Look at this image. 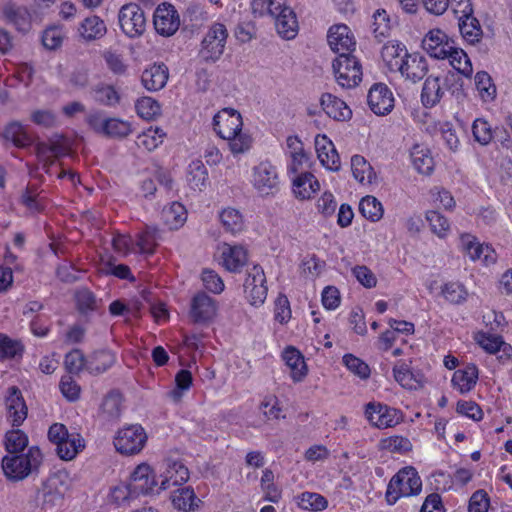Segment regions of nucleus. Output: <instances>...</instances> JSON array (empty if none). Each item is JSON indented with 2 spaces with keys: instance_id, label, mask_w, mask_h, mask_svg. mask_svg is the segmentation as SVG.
<instances>
[{
  "instance_id": "f257e3e1",
  "label": "nucleus",
  "mask_w": 512,
  "mask_h": 512,
  "mask_svg": "<svg viewBox=\"0 0 512 512\" xmlns=\"http://www.w3.org/2000/svg\"><path fill=\"white\" fill-rule=\"evenodd\" d=\"M43 456L37 446H32L25 454H11L2 458V470L11 481H21L29 475L37 473L42 464Z\"/></svg>"
},
{
  "instance_id": "f03ea898",
  "label": "nucleus",
  "mask_w": 512,
  "mask_h": 512,
  "mask_svg": "<svg viewBox=\"0 0 512 512\" xmlns=\"http://www.w3.org/2000/svg\"><path fill=\"white\" fill-rule=\"evenodd\" d=\"M422 490V481L412 466L400 469L389 481L385 493L389 505H394L401 497L416 496Z\"/></svg>"
},
{
  "instance_id": "7ed1b4c3",
  "label": "nucleus",
  "mask_w": 512,
  "mask_h": 512,
  "mask_svg": "<svg viewBox=\"0 0 512 512\" xmlns=\"http://www.w3.org/2000/svg\"><path fill=\"white\" fill-rule=\"evenodd\" d=\"M228 30L222 23H213L201 42L199 58L206 63L217 62L224 53Z\"/></svg>"
},
{
  "instance_id": "20e7f679",
  "label": "nucleus",
  "mask_w": 512,
  "mask_h": 512,
  "mask_svg": "<svg viewBox=\"0 0 512 512\" xmlns=\"http://www.w3.org/2000/svg\"><path fill=\"white\" fill-rule=\"evenodd\" d=\"M337 83L343 88H354L362 80V67L355 56L339 55L332 63Z\"/></svg>"
},
{
  "instance_id": "39448f33",
  "label": "nucleus",
  "mask_w": 512,
  "mask_h": 512,
  "mask_svg": "<svg viewBox=\"0 0 512 512\" xmlns=\"http://www.w3.org/2000/svg\"><path fill=\"white\" fill-rule=\"evenodd\" d=\"M118 20L122 31L130 38L140 37L146 30L147 19L145 13L135 3L122 6L119 11Z\"/></svg>"
},
{
  "instance_id": "423d86ee",
  "label": "nucleus",
  "mask_w": 512,
  "mask_h": 512,
  "mask_svg": "<svg viewBox=\"0 0 512 512\" xmlns=\"http://www.w3.org/2000/svg\"><path fill=\"white\" fill-rule=\"evenodd\" d=\"M147 441V435L141 425H129L118 431L114 439V446L124 455L139 453Z\"/></svg>"
},
{
  "instance_id": "0eeeda50",
  "label": "nucleus",
  "mask_w": 512,
  "mask_h": 512,
  "mask_svg": "<svg viewBox=\"0 0 512 512\" xmlns=\"http://www.w3.org/2000/svg\"><path fill=\"white\" fill-rule=\"evenodd\" d=\"M129 485L132 495L136 497L139 495H155L163 491L158 485L153 469L146 463H142L134 469Z\"/></svg>"
},
{
  "instance_id": "6e6552de",
  "label": "nucleus",
  "mask_w": 512,
  "mask_h": 512,
  "mask_svg": "<svg viewBox=\"0 0 512 512\" xmlns=\"http://www.w3.org/2000/svg\"><path fill=\"white\" fill-rule=\"evenodd\" d=\"M401 75L412 83L422 80L428 72V64L424 56L419 53L405 52L403 58L395 63Z\"/></svg>"
},
{
  "instance_id": "1a4fd4ad",
  "label": "nucleus",
  "mask_w": 512,
  "mask_h": 512,
  "mask_svg": "<svg viewBox=\"0 0 512 512\" xmlns=\"http://www.w3.org/2000/svg\"><path fill=\"white\" fill-rule=\"evenodd\" d=\"M242 125L241 114L231 108H225L213 117L214 131L224 140H228L240 132Z\"/></svg>"
},
{
  "instance_id": "9d476101",
  "label": "nucleus",
  "mask_w": 512,
  "mask_h": 512,
  "mask_svg": "<svg viewBox=\"0 0 512 512\" xmlns=\"http://www.w3.org/2000/svg\"><path fill=\"white\" fill-rule=\"evenodd\" d=\"M367 102L371 111L379 116L389 114L394 108L392 91L384 83H375L367 95Z\"/></svg>"
},
{
  "instance_id": "9b49d317",
  "label": "nucleus",
  "mask_w": 512,
  "mask_h": 512,
  "mask_svg": "<svg viewBox=\"0 0 512 512\" xmlns=\"http://www.w3.org/2000/svg\"><path fill=\"white\" fill-rule=\"evenodd\" d=\"M454 45V40L440 29L430 30L422 40L423 49L435 59H446Z\"/></svg>"
},
{
  "instance_id": "f8f14e48",
  "label": "nucleus",
  "mask_w": 512,
  "mask_h": 512,
  "mask_svg": "<svg viewBox=\"0 0 512 512\" xmlns=\"http://www.w3.org/2000/svg\"><path fill=\"white\" fill-rule=\"evenodd\" d=\"M279 179L276 168L268 161L261 162L253 169V185L262 195L273 194L278 189Z\"/></svg>"
},
{
  "instance_id": "ddd939ff",
  "label": "nucleus",
  "mask_w": 512,
  "mask_h": 512,
  "mask_svg": "<svg viewBox=\"0 0 512 512\" xmlns=\"http://www.w3.org/2000/svg\"><path fill=\"white\" fill-rule=\"evenodd\" d=\"M365 415L368 421L377 428L394 427L401 421L398 410L380 403H368Z\"/></svg>"
},
{
  "instance_id": "4468645a",
  "label": "nucleus",
  "mask_w": 512,
  "mask_h": 512,
  "mask_svg": "<svg viewBox=\"0 0 512 512\" xmlns=\"http://www.w3.org/2000/svg\"><path fill=\"white\" fill-rule=\"evenodd\" d=\"M216 301L205 292H198L191 300L189 315L194 323L210 322L216 315Z\"/></svg>"
},
{
  "instance_id": "2eb2a0df",
  "label": "nucleus",
  "mask_w": 512,
  "mask_h": 512,
  "mask_svg": "<svg viewBox=\"0 0 512 512\" xmlns=\"http://www.w3.org/2000/svg\"><path fill=\"white\" fill-rule=\"evenodd\" d=\"M179 15L171 4H162L154 12V27L158 34L171 36L179 28Z\"/></svg>"
},
{
  "instance_id": "dca6fc26",
  "label": "nucleus",
  "mask_w": 512,
  "mask_h": 512,
  "mask_svg": "<svg viewBox=\"0 0 512 512\" xmlns=\"http://www.w3.org/2000/svg\"><path fill=\"white\" fill-rule=\"evenodd\" d=\"M5 404L7 419L11 422L12 426L19 427L27 418L28 411L19 388L12 386L8 389Z\"/></svg>"
},
{
  "instance_id": "f3484780",
  "label": "nucleus",
  "mask_w": 512,
  "mask_h": 512,
  "mask_svg": "<svg viewBox=\"0 0 512 512\" xmlns=\"http://www.w3.org/2000/svg\"><path fill=\"white\" fill-rule=\"evenodd\" d=\"M327 40L331 49L339 55L351 54L355 46L350 29L344 24L332 26L328 31Z\"/></svg>"
},
{
  "instance_id": "a211bd4d",
  "label": "nucleus",
  "mask_w": 512,
  "mask_h": 512,
  "mask_svg": "<svg viewBox=\"0 0 512 512\" xmlns=\"http://www.w3.org/2000/svg\"><path fill=\"white\" fill-rule=\"evenodd\" d=\"M169 78V69L164 63H154L146 68L141 75V83L151 92L163 89Z\"/></svg>"
},
{
  "instance_id": "6ab92c4d",
  "label": "nucleus",
  "mask_w": 512,
  "mask_h": 512,
  "mask_svg": "<svg viewBox=\"0 0 512 512\" xmlns=\"http://www.w3.org/2000/svg\"><path fill=\"white\" fill-rule=\"evenodd\" d=\"M320 105L326 115L336 121H347L352 117V111L348 105L331 93L321 95Z\"/></svg>"
},
{
  "instance_id": "aec40b11",
  "label": "nucleus",
  "mask_w": 512,
  "mask_h": 512,
  "mask_svg": "<svg viewBox=\"0 0 512 512\" xmlns=\"http://www.w3.org/2000/svg\"><path fill=\"white\" fill-rule=\"evenodd\" d=\"M189 471L183 463L168 461L164 473L161 475L160 489L167 490L171 486H179L187 482Z\"/></svg>"
},
{
  "instance_id": "412c9836",
  "label": "nucleus",
  "mask_w": 512,
  "mask_h": 512,
  "mask_svg": "<svg viewBox=\"0 0 512 512\" xmlns=\"http://www.w3.org/2000/svg\"><path fill=\"white\" fill-rule=\"evenodd\" d=\"M445 94V88L439 77L430 75L426 78L422 92L421 101L427 108H431L440 102Z\"/></svg>"
},
{
  "instance_id": "4be33fe9",
  "label": "nucleus",
  "mask_w": 512,
  "mask_h": 512,
  "mask_svg": "<svg viewBox=\"0 0 512 512\" xmlns=\"http://www.w3.org/2000/svg\"><path fill=\"white\" fill-rule=\"evenodd\" d=\"M3 15L8 23L14 25L20 32H28L31 28V15L27 8L8 4L3 9Z\"/></svg>"
},
{
  "instance_id": "5701e85b",
  "label": "nucleus",
  "mask_w": 512,
  "mask_h": 512,
  "mask_svg": "<svg viewBox=\"0 0 512 512\" xmlns=\"http://www.w3.org/2000/svg\"><path fill=\"white\" fill-rule=\"evenodd\" d=\"M115 363V355L106 349L93 352L87 357L86 370L93 375H99L110 369Z\"/></svg>"
},
{
  "instance_id": "b1692460",
  "label": "nucleus",
  "mask_w": 512,
  "mask_h": 512,
  "mask_svg": "<svg viewBox=\"0 0 512 512\" xmlns=\"http://www.w3.org/2000/svg\"><path fill=\"white\" fill-rule=\"evenodd\" d=\"M283 360L290 369V375L295 382L302 381L307 374V366L303 355L294 347H288L283 352Z\"/></svg>"
},
{
  "instance_id": "393cba45",
  "label": "nucleus",
  "mask_w": 512,
  "mask_h": 512,
  "mask_svg": "<svg viewBox=\"0 0 512 512\" xmlns=\"http://www.w3.org/2000/svg\"><path fill=\"white\" fill-rule=\"evenodd\" d=\"M478 368L475 364H468L463 369H458L452 377V385L457 388L460 393L469 392L477 383Z\"/></svg>"
},
{
  "instance_id": "a878e982",
  "label": "nucleus",
  "mask_w": 512,
  "mask_h": 512,
  "mask_svg": "<svg viewBox=\"0 0 512 512\" xmlns=\"http://www.w3.org/2000/svg\"><path fill=\"white\" fill-rule=\"evenodd\" d=\"M2 138L17 148H26L32 144L31 136L18 121H12L4 127Z\"/></svg>"
},
{
  "instance_id": "bb28decb",
  "label": "nucleus",
  "mask_w": 512,
  "mask_h": 512,
  "mask_svg": "<svg viewBox=\"0 0 512 512\" xmlns=\"http://www.w3.org/2000/svg\"><path fill=\"white\" fill-rule=\"evenodd\" d=\"M275 19V27L278 34L285 39H293L298 30V21L295 12L289 8L282 10V13Z\"/></svg>"
},
{
  "instance_id": "cd10ccee",
  "label": "nucleus",
  "mask_w": 512,
  "mask_h": 512,
  "mask_svg": "<svg viewBox=\"0 0 512 512\" xmlns=\"http://www.w3.org/2000/svg\"><path fill=\"white\" fill-rule=\"evenodd\" d=\"M293 185L295 196L301 200L311 198V196L320 189L318 180L310 172H305L297 176L293 181Z\"/></svg>"
},
{
  "instance_id": "c85d7f7f",
  "label": "nucleus",
  "mask_w": 512,
  "mask_h": 512,
  "mask_svg": "<svg viewBox=\"0 0 512 512\" xmlns=\"http://www.w3.org/2000/svg\"><path fill=\"white\" fill-rule=\"evenodd\" d=\"M415 169L422 174L429 175L434 169V159L430 150L424 145L415 144L410 152Z\"/></svg>"
},
{
  "instance_id": "c756f323",
  "label": "nucleus",
  "mask_w": 512,
  "mask_h": 512,
  "mask_svg": "<svg viewBox=\"0 0 512 512\" xmlns=\"http://www.w3.org/2000/svg\"><path fill=\"white\" fill-rule=\"evenodd\" d=\"M351 170L354 178L361 184H372L376 181V172L370 163L361 155L351 158Z\"/></svg>"
},
{
  "instance_id": "7c9ffc66",
  "label": "nucleus",
  "mask_w": 512,
  "mask_h": 512,
  "mask_svg": "<svg viewBox=\"0 0 512 512\" xmlns=\"http://www.w3.org/2000/svg\"><path fill=\"white\" fill-rule=\"evenodd\" d=\"M171 500L176 509L184 512L194 511L201 502L190 487L178 488L171 495Z\"/></svg>"
},
{
  "instance_id": "2f4dec72",
  "label": "nucleus",
  "mask_w": 512,
  "mask_h": 512,
  "mask_svg": "<svg viewBox=\"0 0 512 512\" xmlns=\"http://www.w3.org/2000/svg\"><path fill=\"white\" fill-rule=\"evenodd\" d=\"M458 19V26L463 39L472 45L478 43L483 34L478 19H476L473 14L464 15L463 18L460 17Z\"/></svg>"
},
{
  "instance_id": "473e14b6",
  "label": "nucleus",
  "mask_w": 512,
  "mask_h": 512,
  "mask_svg": "<svg viewBox=\"0 0 512 512\" xmlns=\"http://www.w3.org/2000/svg\"><path fill=\"white\" fill-rule=\"evenodd\" d=\"M79 32L84 40L93 41L102 38L107 32V28L100 17L93 15L82 21Z\"/></svg>"
},
{
  "instance_id": "72a5a7b5",
  "label": "nucleus",
  "mask_w": 512,
  "mask_h": 512,
  "mask_svg": "<svg viewBox=\"0 0 512 512\" xmlns=\"http://www.w3.org/2000/svg\"><path fill=\"white\" fill-rule=\"evenodd\" d=\"M84 447V439L81 435L72 433L56 446V453L62 460L69 461L74 459Z\"/></svg>"
},
{
  "instance_id": "f704fd0d",
  "label": "nucleus",
  "mask_w": 512,
  "mask_h": 512,
  "mask_svg": "<svg viewBox=\"0 0 512 512\" xmlns=\"http://www.w3.org/2000/svg\"><path fill=\"white\" fill-rule=\"evenodd\" d=\"M224 267L230 272H239L247 262V253L241 246H227L222 252Z\"/></svg>"
},
{
  "instance_id": "c9c22d12",
  "label": "nucleus",
  "mask_w": 512,
  "mask_h": 512,
  "mask_svg": "<svg viewBox=\"0 0 512 512\" xmlns=\"http://www.w3.org/2000/svg\"><path fill=\"white\" fill-rule=\"evenodd\" d=\"M454 72L462 74L464 77L470 78L473 73V67L470 58L462 49H458L455 45L452 50L447 53V57Z\"/></svg>"
},
{
  "instance_id": "e433bc0d",
  "label": "nucleus",
  "mask_w": 512,
  "mask_h": 512,
  "mask_svg": "<svg viewBox=\"0 0 512 512\" xmlns=\"http://www.w3.org/2000/svg\"><path fill=\"white\" fill-rule=\"evenodd\" d=\"M161 216L169 229H178L186 221L187 213L181 203L173 202L169 207L163 208Z\"/></svg>"
},
{
  "instance_id": "4c0bfd02",
  "label": "nucleus",
  "mask_w": 512,
  "mask_h": 512,
  "mask_svg": "<svg viewBox=\"0 0 512 512\" xmlns=\"http://www.w3.org/2000/svg\"><path fill=\"white\" fill-rule=\"evenodd\" d=\"M219 218L224 230L233 235L241 232L244 228L243 216L234 208L223 209Z\"/></svg>"
},
{
  "instance_id": "58836bf2",
  "label": "nucleus",
  "mask_w": 512,
  "mask_h": 512,
  "mask_svg": "<svg viewBox=\"0 0 512 512\" xmlns=\"http://www.w3.org/2000/svg\"><path fill=\"white\" fill-rule=\"evenodd\" d=\"M392 24L389 15L384 9H378L373 14L372 30L375 39L382 42L390 36Z\"/></svg>"
},
{
  "instance_id": "ea45409f",
  "label": "nucleus",
  "mask_w": 512,
  "mask_h": 512,
  "mask_svg": "<svg viewBox=\"0 0 512 512\" xmlns=\"http://www.w3.org/2000/svg\"><path fill=\"white\" fill-rule=\"evenodd\" d=\"M75 299L79 312L85 315L96 311L101 304V300L97 299L95 294L85 287L76 291Z\"/></svg>"
},
{
  "instance_id": "a19ab883",
  "label": "nucleus",
  "mask_w": 512,
  "mask_h": 512,
  "mask_svg": "<svg viewBox=\"0 0 512 512\" xmlns=\"http://www.w3.org/2000/svg\"><path fill=\"white\" fill-rule=\"evenodd\" d=\"M359 211L366 219L376 222L383 216L382 204L374 197L367 195L359 203Z\"/></svg>"
},
{
  "instance_id": "79ce46f5",
  "label": "nucleus",
  "mask_w": 512,
  "mask_h": 512,
  "mask_svg": "<svg viewBox=\"0 0 512 512\" xmlns=\"http://www.w3.org/2000/svg\"><path fill=\"white\" fill-rule=\"evenodd\" d=\"M192 380V374L189 370H180L175 376V388L168 392L169 398L175 403L180 402L184 392L191 387Z\"/></svg>"
},
{
  "instance_id": "37998d69",
  "label": "nucleus",
  "mask_w": 512,
  "mask_h": 512,
  "mask_svg": "<svg viewBox=\"0 0 512 512\" xmlns=\"http://www.w3.org/2000/svg\"><path fill=\"white\" fill-rule=\"evenodd\" d=\"M475 85L481 99L485 102L492 101L496 96V87L492 83L490 75L485 71H479L475 75Z\"/></svg>"
},
{
  "instance_id": "c03bdc74",
  "label": "nucleus",
  "mask_w": 512,
  "mask_h": 512,
  "mask_svg": "<svg viewBox=\"0 0 512 512\" xmlns=\"http://www.w3.org/2000/svg\"><path fill=\"white\" fill-rule=\"evenodd\" d=\"M102 413L109 419H117L122 411V395L118 391H111L103 400Z\"/></svg>"
},
{
  "instance_id": "a18cd8bd",
  "label": "nucleus",
  "mask_w": 512,
  "mask_h": 512,
  "mask_svg": "<svg viewBox=\"0 0 512 512\" xmlns=\"http://www.w3.org/2000/svg\"><path fill=\"white\" fill-rule=\"evenodd\" d=\"M41 499V509L44 512H53L63 502V495L56 488L44 486L39 493Z\"/></svg>"
},
{
  "instance_id": "49530a36",
  "label": "nucleus",
  "mask_w": 512,
  "mask_h": 512,
  "mask_svg": "<svg viewBox=\"0 0 512 512\" xmlns=\"http://www.w3.org/2000/svg\"><path fill=\"white\" fill-rule=\"evenodd\" d=\"M165 137V133L161 128H150L137 137L138 147H142L148 151L156 149Z\"/></svg>"
},
{
  "instance_id": "de8ad7c7",
  "label": "nucleus",
  "mask_w": 512,
  "mask_h": 512,
  "mask_svg": "<svg viewBox=\"0 0 512 512\" xmlns=\"http://www.w3.org/2000/svg\"><path fill=\"white\" fill-rule=\"evenodd\" d=\"M28 445V436L20 429L8 431L5 435V448L10 454L23 451Z\"/></svg>"
},
{
  "instance_id": "09e8293b",
  "label": "nucleus",
  "mask_w": 512,
  "mask_h": 512,
  "mask_svg": "<svg viewBox=\"0 0 512 512\" xmlns=\"http://www.w3.org/2000/svg\"><path fill=\"white\" fill-rule=\"evenodd\" d=\"M208 180V172L200 160L192 161L189 165L188 181L194 189L202 190Z\"/></svg>"
},
{
  "instance_id": "8fccbe9b",
  "label": "nucleus",
  "mask_w": 512,
  "mask_h": 512,
  "mask_svg": "<svg viewBox=\"0 0 512 512\" xmlns=\"http://www.w3.org/2000/svg\"><path fill=\"white\" fill-rule=\"evenodd\" d=\"M132 132L131 124L118 118H107L104 136L109 138H125Z\"/></svg>"
},
{
  "instance_id": "3c124183",
  "label": "nucleus",
  "mask_w": 512,
  "mask_h": 512,
  "mask_svg": "<svg viewBox=\"0 0 512 512\" xmlns=\"http://www.w3.org/2000/svg\"><path fill=\"white\" fill-rule=\"evenodd\" d=\"M137 114L146 120L153 119L161 113L159 103L152 97H141L135 103Z\"/></svg>"
},
{
  "instance_id": "603ef678",
  "label": "nucleus",
  "mask_w": 512,
  "mask_h": 512,
  "mask_svg": "<svg viewBox=\"0 0 512 512\" xmlns=\"http://www.w3.org/2000/svg\"><path fill=\"white\" fill-rule=\"evenodd\" d=\"M159 238V230L153 226H147L145 230L139 234L137 246L141 253L152 254Z\"/></svg>"
},
{
  "instance_id": "864d4df0",
  "label": "nucleus",
  "mask_w": 512,
  "mask_h": 512,
  "mask_svg": "<svg viewBox=\"0 0 512 512\" xmlns=\"http://www.w3.org/2000/svg\"><path fill=\"white\" fill-rule=\"evenodd\" d=\"M298 504L304 510L322 511L327 508L328 501L318 493L303 492L299 497Z\"/></svg>"
},
{
  "instance_id": "5fc2aeb1",
  "label": "nucleus",
  "mask_w": 512,
  "mask_h": 512,
  "mask_svg": "<svg viewBox=\"0 0 512 512\" xmlns=\"http://www.w3.org/2000/svg\"><path fill=\"white\" fill-rule=\"evenodd\" d=\"M120 95L112 85H100L95 88V100L108 107H115L120 102Z\"/></svg>"
},
{
  "instance_id": "6e6d98bb",
  "label": "nucleus",
  "mask_w": 512,
  "mask_h": 512,
  "mask_svg": "<svg viewBox=\"0 0 512 512\" xmlns=\"http://www.w3.org/2000/svg\"><path fill=\"white\" fill-rule=\"evenodd\" d=\"M426 220L428 221L431 231L440 238L447 236L450 224L448 220L438 211L431 210L426 213Z\"/></svg>"
},
{
  "instance_id": "4d7b16f0",
  "label": "nucleus",
  "mask_w": 512,
  "mask_h": 512,
  "mask_svg": "<svg viewBox=\"0 0 512 512\" xmlns=\"http://www.w3.org/2000/svg\"><path fill=\"white\" fill-rule=\"evenodd\" d=\"M405 52H407V50L399 43L388 42L382 47L381 56L390 69H396L395 63L403 58Z\"/></svg>"
},
{
  "instance_id": "13d9d810",
  "label": "nucleus",
  "mask_w": 512,
  "mask_h": 512,
  "mask_svg": "<svg viewBox=\"0 0 512 512\" xmlns=\"http://www.w3.org/2000/svg\"><path fill=\"white\" fill-rule=\"evenodd\" d=\"M395 380L404 388L414 389L418 381L414 374L404 362L398 363L393 368Z\"/></svg>"
},
{
  "instance_id": "bf43d9fd",
  "label": "nucleus",
  "mask_w": 512,
  "mask_h": 512,
  "mask_svg": "<svg viewBox=\"0 0 512 512\" xmlns=\"http://www.w3.org/2000/svg\"><path fill=\"white\" fill-rule=\"evenodd\" d=\"M442 294L452 304H460L466 300L467 291L464 286L457 282H450L442 288Z\"/></svg>"
},
{
  "instance_id": "052dcab7",
  "label": "nucleus",
  "mask_w": 512,
  "mask_h": 512,
  "mask_svg": "<svg viewBox=\"0 0 512 512\" xmlns=\"http://www.w3.org/2000/svg\"><path fill=\"white\" fill-rule=\"evenodd\" d=\"M343 363L348 370L359 376L361 379H367L370 376L369 366L360 358L352 354H345L343 356Z\"/></svg>"
},
{
  "instance_id": "680f3d73",
  "label": "nucleus",
  "mask_w": 512,
  "mask_h": 512,
  "mask_svg": "<svg viewBox=\"0 0 512 512\" xmlns=\"http://www.w3.org/2000/svg\"><path fill=\"white\" fill-rule=\"evenodd\" d=\"M201 279L204 287L211 293L220 294L224 290V282L214 270L204 269Z\"/></svg>"
},
{
  "instance_id": "e2e57ef3",
  "label": "nucleus",
  "mask_w": 512,
  "mask_h": 512,
  "mask_svg": "<svg viewBox=\"0 0 512 512\" xmlns=\"http://www.w3.org/2000/svg\"><path fill=\"white\" fill-rule=\"evenodd\" d=\"M475 340L488 353H496L504 344L500 336L491 335L485 332H478Z\"/></svg>"
},
{
  "instance_id": "0e129e2a",
  "label": "nucleus",
  "mask_w": 512,
  "mask_h": 512,
  "mask_svg": "<svg viewBox=\"0 0 512 512\" xmlns=\"http://www.w3.org/2000/svg\"><path fill=\"white\" fill-rule=\"evenodd\" d=\"M472 133L477 142L487 145L493 138L491 126L484 119H476L472 125Z\"/></svg>"
},
{
  "instance_id": "69168bd1",
  "label": "nucleus",
  "mask_w": 512,
  "mask_h": 512,
  "mask_svg": "<svg viewBox=\"0 0 512 512\" xmlns=\"http://www.w3.org/2000/svg\"><path fill=\"white\" fill-rule=\"evenodd\" d=\"M87 358L84 357L82 352L74 349L65 356V367L71 374H77L81 370L86 369Z\"/></svg>"
},
{
  "instance_id": "338daca9",
  "label": "nucleus",
  "mask_w": 512,
  "mask_h": 512,
  "mask_svg": "<svg viewBox=\"0 0 512 512\" xmlns=\"http://www.w3.org/2000/svg\"><path fill=\"white\" fill-rule=\"evenodd\" d=\"M468 256L473 261L482 260L486 265L493 264L496 261L495 250L491 246L481 244L480 242L475 245Z\"/></svg>"
},
{
  "instance_id": "774afa93",
  "label": "nucleus",
  "mask_w": 512,
  "mask_h": 512,
  "mask_svg": "<svg viewBox=\"0 0 512 512\" xmlns=\"http://www.w3.org/2000/svg\"><path fill=\"white\" fill-rule=\"evenodd\" d=\"M489 498L485 491L478 490L474 492L469 500V512H487L489 508Z\"/></svg>"
}]
</instances>
